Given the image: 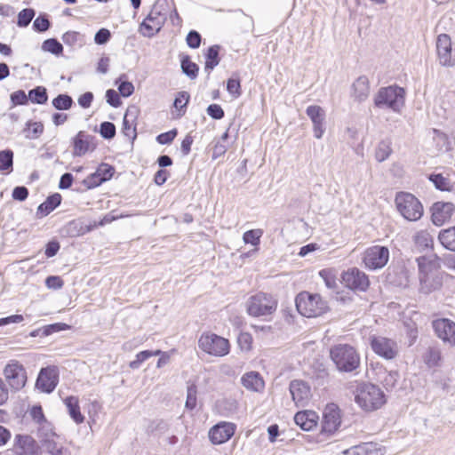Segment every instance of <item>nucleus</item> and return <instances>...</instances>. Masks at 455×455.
Here are the masks:
<instances>
[{
	"instance_id": "36",
	"label": "nucleus",
	"mask_w": 455,
	"mask_h": 455,
	"mask_svg": "<svg viewBox=\"0 0 455 455\" xmlns=\"http://www.w3.org/2000/svg\"><path fill=\"white\" fill-rule=\"evenodd\" d=\"M414 243L419 250H427L433 247L434 240L432 235L427 230H420L414 235Z\"/></svg>"
},
{
	"instance_id": "64",
	"label": "nucleus",
	"mask_w": 455,
	"mask_h": 455,
	"mask_svg": "<svg viewBox=\"0 0 455 455\" xmlns=\"http://www.w3.org/2000/svg\"><path fill=\"white\" fill-rule=\"evenodd\" d=\"M50 22L44 17H37L33 23V28L35 30L39 32H44L49 28Z\"/></svg>"
},
{
	"instance_id": "38",
	"label": "nucleus",
	"mask_w": 455,
	"mask_h": 455,
	"mask_svg": "<svg viewBox=\"0 0 455 455\" xmlns=\"http://www.w3.org/2000/svg\"><path fill=\"white\" fill-rule=\"evenodd\" d=\"M13 152L10 149L0 151V172L10 173L12 171Z\"/></svg>"
},
{
	"instance_id": "59",
	"label": "nucleus",
	"mask_w": 455,
	"mask_h": 455,
	"mask_svg": "<svg viewBox=\"0 0 455 455\" xmlns=\"http://www.w3.org/2000/svg\"><path fill=\"white\" fill-rule=\"evenodd\" d=\"M176 136H177V130L173 129L167 132L159 134L156 137V141L162 145L170 144L172 142V140L175 139Z\"/></svg>"
},
{
	"instance_id": "30",
	"label": "nucleus",
	"mask_w": 455,
	"mask_h": 455,
	"mask_svg": "<svg viewBox=\"0 0 455 455\" xmlns=\"http://www.w3.org/2000/svg\"><path fill=\"white\" fill-rule=\"evenodd\" d=\"M438 239L445 249L455 251V226L441 230Z\"/></svg>"
},
{
	"instance_id": "13",
	"label": "nucleus",
	"mask_w": 455,
	"mask_h": 455,
	"mask_svg": "<svg viewBox=\"0 0 455 455\" xmlns=\"http://www.w3.org/2000/svg\"><path fill=\"white\" fill-rule=\"evenodd\" d=\"M436 52L439 63L443 67L455 66V47L447 34H441L436 39Z\"/></svg>"
},
{
	"instance_id": "29",
	"label": "nucleus",
	"mask_w": 455,
	"mask_h": 455,
	"mask_svg": "<svg viewBox=\"0 0 455 455\" xmlns=\"http://www.w3.org/2000/svg\"><path fill=\"white\" fill-rule=\"evenodd\" d=\"M64 403L68 408L70 418L76 423L81 424L84 420V417L80 411L79 400L76 396H68L64 400Z\"/></svg>"
},
{
	"instance_id": "63",
	"label": "nucleus",
	"mask_w": 455,
	"mask_h": 455,
	"mask_svg": "<svg viewBox=\"0 0 455 455\" xmlns=\"http://www.w3.org/2000/svg\"><path fill=\"white\" fill-rule=\"evenodd\" d=\"M69 328H70V326L68 325L67 323H52V324L47 325L44 328V334L51 335L54 332L68 330Z\"/></svg>"
},
{
	"instance_id": "53",
	"label": "nucleus",
	"mask_w": 455,
	"mask_h": 455,
	"mask_svg": "<svg viewBox=\"0 0 455 455\" xmlns=\"http://www.w3.org/2000/svg\"><path fill=\"white\" fill-rule=\"evenodd\" d=\"M151 357L150 350H144L136 355V359L129 363L130 368L139 369L140 364Z\"/></svg>"
},
{
	"instance_id": "32",
	"label": "nucleus",
	"mask_w": 455,
	"mask_h": 455,
	"mask_svg": "<svg viewBox=\"0 0 455 455\" xmlns=\"http://www.w3.org/2000/svg\"><path fill=\"white\" fill-rule=\"evenodd\" d=\"M263 235V231L261 229H251L246 231L243 235V240L246 244H251L254 248L252 251L246 253V256L251 255V253H255L259 250V245L260 243V237Z\"/></svg>"
},
{
	"instance_id": "22",
	"label": "nucleus",
	"mask_w": 455,
	"mask_h": 455,
	"mask_svg": "<svg viewBox=\"0 0 455 455\" xmlns=\"http://www.w3.org/2000/svg\"><path fill=\"white\" fill-rule=\"evenodd\" d=\"M242 386L251 392L262 393L265 389V381L258 371L245 372L241 378Z\"/></svg>"
},
{
	"instance_id": "2",
	"label": "nucleus",
	"mask_w": 455,
	"mask_h": 455,
	"mask_svg": "<svg viewBox=\"0 0 455 455\" xmlns=\"http://www.w3.org/2000/svg\"><path fill=\"white\" fill-rule=\"evenodd\" d=\"M296 307L306 317H318L329 310L328 303L317 293L302 291L296 297Z\"/></svg>"
},
{
	"instance_id": "6",
	"label": "nucleus",
	"mask_w": 455,
	"mask_h": 455,
	"mask_svg": "<svg viewBox=\"0 0 455 455\" xmlns=\"http://www.w3.org/2000/svg\"><path fill=\"white\" fill-rule=\"evenodd\" d=\"M374 104L379 108H389L394 112H400L404 105V91L398 86L380 88L375 95Z\"/></svg>"
},
{
	"instance_id": "35",
	"label": "nucleus",
	"mask_w": 455,
	"mask_h": 455,
	"mask_svg": "<svg viewBox=\"0 0 455 455\" xmlns=\"http://www.w3.org/2000/svg\"><path fill=\"white\" fill-rule=\"evenodd\" d=\"M220 46L215 44L207 49L205 53V67L204 69L210 73L220 63L219 58Z\"/></svg>"
},
{
	"instance_id": "31",
	"label": "nucleus",
	"mask_w": 455,
	"mask_h": 455,
	"mask_svg": "<svg viewBox=\"0 0 455 455\" xmlns=\"http://www.w3.org/2000/svg\"><path fill=\"white\" fill-rule=\"evenodd\" d=\"M61 196L60 194H54L47 197L37 208V214L46 216L60 204Z\"/></svg>"
},
{
	"instance_id": "14",
	"label": "nucleus",
	"mask_w": 455,
	"mask_h": 455,
	"mask_svg": "<svg viewBox=\"0 0 455 455\" xmlns=\"http://www.w3.org/2000/svg\"><path fill=\"white\" fill-rule=\"evenodd\" d=\"M341 279L344 285L353 291H365L370 285L368 276L356 267L345 271Z\"/></svg>"
},
{
	"instance_id": "61",
	"label": "nucleus",
	"mask_w": 455,
	"mask_h": 455,
	"mask_svg": "<svg viewBox=\"0 0 455 455\" xmlns=\"http://www.w3.org/2000/svg\"><path fill=\"white\" fill-rule=\"evenodd\" d=\"M106 99L107 102L114 108H117L121 105L119 94L113 89H109L106 92Z\"/></svg>"
},
{
	"instance_id": "41",
	"label": "nucleus",
	"mask_w": 455,
	"mask_h": 455,
	"mask_svg": "<svg viewBox=\"0 0 455 455\" xmlns=\"http://www.w3.org/2000/svg\"><path fill=\"white\" fill-rule=\"evenodd\" d=\"M189 94L187 92H178L173 106L180 112L179 116H181L185 114V108L189 101Z\"/></svg>"
},
{
	"instance_id": "3",
	"label": "nucleus",
	"mask_w": 455,
	"mask_h": 455,
	"mask_svg": "<svg viewBox=\"0 0 455 455\" xmlns=\"http://www.w3.org/2000/svg\"><path fill=\"white\" fill-rule=\"evenodd\" d=\"M330 355L337 369L350 372L360 365V355L356 350L347 344H338L330 350Z\"/></svg>"
},
{
	"instance_id": "33",
	"label": "nucleus",
	"mask_w": 455,
	"mask_h": 455,
	"mask_svg": "<svg viewBox=\"0 0 455 455\" xmlns=\"http://www.w3.org/2000/svg\"><path fill=\"white\" fill-rule=\"evenodd\" d=\"M423 361L428 368L439 367L442 362V353L438 347H429L423 355Z\"/></svg>"
},
{
	"instance_id": "21",
	"label": "nucleus",
	"mask_w": 455,
	"mask_h": 455,
	"mask_svg": "<svg viewBox=\"0 0 455 455\" xmlns=\"http://www.w3.org/2000/svg\"><path fill=\"white\" fill-rule=\"evenodd\" d=\"M455 211V206L451 203L436 202L431 207L432 221L435 226H443L448 222Z\"/></svg>"
},
{
	"instance_id": "57",
	"label": "nucleus",
	"mask_w": 455,
	"mask_h": 455,
	"mask_svg": "<svg viewBox=\"0 0 455 455\" xmlns=\"http://www.w3.org/2000/svg\"><path fill=\"white\" fill-rule=\"evenodd\" d=\"M103 183V180H101V178L97 175V172H93L91 175H89L86 179L84 180L83 184L86 188H96Z\"/></svg>"
},
{
	"instance_id": "55",
	"label": "nucleus",
	"mask_w": 455,
	"mask_h": 455,
	"mask_svg": "<svg viewBox=\"0 0 455 455\" xmlns=\"http://www.w3.org/2000/svg\"><path fill=\"white\" fill-rule=\"evenodd\" d=\"M111 37V33L108 28H100L94 36L96 44L101 45L107 44Z\"/></svg>"
},
{
	"instance_id": "4",
	"label": "nucleus",
	"mask_w": 455,
	"mask_h": 455,
	"mask_svg": "<svg viewBox=\"0 0 455 455\" xmlns=\"http://www.w3.org/2000/svg\"><path fill=\"white\" fill-rule=\"evenodd\" d=\"M419 266V291L429 294L439 290L443 285V275L433 271L431 262L427 257L417 259Z\"/></svg>"
},
{
	"instance_id": "40",
	"label": "nucleus",
	"mask_w": 455,
	"mask_h": 455,
	"mask_svg": "<svg viewBox=\"0 0 455 455\" xmlns=\"http://www.w3.org/2000/svg\"><path fill=\"white\" fill-rule=\"evenodd\" d=\"M182 72L190 79H195L198 75V66L190 60V58L186 55L181 59Z\"/></svg>"
},
{
	"instance_id": "7",
	"label": "nucleus",
	"mask_w": 455,
	"mask_h": 455,
	"mask_svg": "<svg viewBox=\"0 0 455 455\" xmlns=\"http://www.w3.org/2000/svg\"><path fill=\"white\" fill-rule=\"evenodd\" d=\"M398 212L409 221H416L423 215V206L419 199L411 193L399 192L395 198Z\"/></svg>"
},
{
	"instance_id": "44",
	"label": "nucleus",
	"mask_w": 455,
	"mask_h": 455,
	"mask_svg": "<svg viewBox=\"0 0 455 455\" xmlns=\"http://www.w3.org/2000/svg\"><path fill=\"white\" fill-rule=\"evenodd\" d=\"M42 49L44 52H51L54 55H60L62 53L63 46L54 38L45 40L42 44Z\"/></svg>"
},
{
	"instance_id": "47",
	"label": "nucleus",
	"mask_w": 455,
	"mask_h": 455,
	"mask_svg": "<svg viewBox=\"0 0 455 455\" xmlns=\"http://www.w3.org/2000/svg\"><path fill=\"white\" fill-rule=\"evenodd\" d=\"M237 343L242 351L248 352L252 347V337L248 332H241L238 335Z\"/></svg>"
},
{
	"instance_id": "15",
	"label": "nucleus",
	"mask_w": 455,
	"mask_h": 455,
	"mask_svg": "<svg viewBox=\"0 0 455 455\" xmlns=\"http://www.w3.org/2000/svg\"><path fill=\"white\" fill-rule=\"evenodd\" d=\"M435 335L444 344L455 347V323L448 318H440L432 322Z\"/></svg>"
},
{
	"instance_id": "23",
	"label": "nucleus",
	"mask_w": 455,
	"mask_h": 455,
	"mask_svg": "<svg viewBox=\"0 0 455 455\" xmlns=\"http://www.w3.org/2000/svg\"><path fill=\"white\" fill-rule=\"evenodd\" d=\"M42 449L50 455H71V451L63 445L55 434L43 440Z\"/></svg>"
},
{
	"instance_id": "18",
	"label": "nucleus",
	"mask_w": 455,
	"mask_h": 455,
	"mask_svg": "<svg viewBox=\"0 0 455 455\" xmlns=\"http://www.w3.org/2000/svg\"><path fill=\"white\" fill-rule=\"evenodd\" d=\"M59 382V371L54 366L43 368L37 377L36 387L42 392L50 394L57 387Z\"/></svg>"
},
{
	"instance_id": "49",
	"label": "nucleus",
	"mask_w": 455,
	"mask_h": 455,
	"mask_svg": "<svg viewBox=\"0 0 455 455\" xmlns=\"http://www.w3.org/2000/svg\"><path fill=\"white\" fill-rule=\"evenodd\" d=\"M35 16V12L32 9H24L18 14L17 24L19 27H27Z\"/></svg>"
},
{
	"instance_id": "12",
	"label": "nucleus",
	"mask_w": 455,
	"mask_h": 455,
	"mask_svg": "<svg viewBox=\"0 0 455 455\" xmlns=\"http://www.w3.org/2000/svg\"><path fill=\"white\" fill-rule=\"evenodd\" d=\"M166 20V13L163 12L159 5H155L147 18L140 25V32L145 36H153L156 34Z\"/></svg>"
},
{
	"instance_id": "58",
	"label": "nucleus",
	"mask_w": 455,
	"mask_h": 455,
	"mask_svg": "<svg viewBox=\"0 0 455 455\" xmlns=\"http://www.w3.org/2000/svg\"><path fill=\"white\" fill-rule=\"evenodd\" d=\"M187 44L190 48L196 49L201 44V36L198 32L191 30L186 38Z\"/></svg>"
},
{
	"instance_id": "48",
	"label": "nucleus",
	"mask_w": 455,
	"mask_h": 455,
	"mask_svg": "<svg viewBox=\"0 0 455 455\" xmlns=\"http://www.w3.org/2000/svg\"><path fill=\"white\" fill-rule=\"evenodd\" d=\"M196 386L192 384L187 388V400L185 406L188 410H193L196 406Z\"/></svg>"
},
{
	"instance_id": "1",
	"label": "nucleus",
	"mask_w": 455,
	"mask_h": 455,
	"mask_svg": "<svg viewBox=\"0 0 455 455\" xmlns=\"http://www.w3.org/2000/svg\"><path fill=\"white\" fill-rule=\"evenodd\" d=\"M355 401L365 411H373L386 403V395L381 388L371 383H361L355 391Z\"/></svg>"
},
{
	"instance_id": "9",
	"label": "nucleus",
	"mask_w": 455,
	"mask_h": 455,
	"mask_svg": "<svg viewBox=\"0 0 455 455\" xmlns=\"http://www.w3.org/2000/svg\"><path fill=\"white\" fill-rule=\"evenodd\" d=\"M370 344L372 351L386 360H393L398 355V344L392 339L373 335L370 338Z\"/></svg>"
},
{
	"instance_id": "8",
	"label": "nucleus",
	"mask_w": 455,
	"mask_h": 455,
	"mask_svg": "<svg viewBox=\"0 0 455 455\" xmlns=\"http://www.w3.org/2000/svg\"><path fill=\"white\" fill-rule=\"evenodd\" d=\"M198 347L204 353L217 357L225 356L230 352L228 339L212 332H204L198 339Z\"/></svg>"
},
{
	"instance_id": "34",
	"label": "nucleus",
	"mask_w": 455,
	"mask_h": 455,
	"mask_svg": "<svg viewBox=\"0 0 455 455\" xmlns=\"http://www.w3.org/2000/svg\"><path fill=\"white\" fill-rule=\"evenodd\" d=\"M89 150L90 142L87 139V136L83 132H79L74 140L73 155L76 156H81Z\"/></svg>"
},
{
	"instance_id": "27",
	"label": "nucleus",
	"mask_w": 455,
	"mask_h": 455,
	"mask_svg": "<svg viewBox=\"0 0 455 455\" xmlns=\"http://www.w3.org/2000/svg\"><path fill=\"white\" fill-rule=\"evenodd\" d=\"M37 450L36 441L29 435H19L13 451L17 455H34Z\"/></svg>"
},
{
	"instance_id": "51",
	"label": "nucleus",
	"mask_w": 455,
	"mask_h": 455,
	"mask_svg": "<svg viewBox=\"0 0 455 455\" xmlns=\"http://www.w3.org/2000/svg\"><path fill=\"white\" fill-rule=\"evenodd\" d=\"M100 133L104 139H112L116 135V126L110 122H103L100 124Z\"/></svg>"
},
{
	"instance_id": "37",
	"label": "nucleus",
	"mask_w": 455,
	"mask_h": 455,
	"mask_svg": "<svg viewBox=\"0 0 455 455\" xmlns=\"http://www.w3.org/2000/svg\"><path fill=\"white\" fill-rule=\"evenodd\" d=\"M28 100L34 104H44L48 100L47 91L44 86H36L30 90L28 94Z\"/></svg>"
},
{
	"instance_id": "5",
	"label": "nucleus",
	"mask_w": 455,
	"mask_h": 455,
	"mask_svg": "<svg viewBox=\"0 0 455 455\" xmlns=\"http://www.w3.org/2000/svg\"><path fill=\"white\" fill-rule=\"evenodd\" d=\"M277 300L270 294L258 292L248 298L245 303L246 312L252 317L272 315L277 308Z\"/></svg>"
},
{
	"instance_id": "54",
	"label": "nucleus",
	"mask_w": 455,
	"mask_h": 455,
	"mask_svg": "<svg viewBox=\"0 0 455 455\" xmlns=\"http://www.w3.org/2000/svg\"><path fill=\"white\" fill-rule=\"evenodd\" d=\"M81 35L76 31H68L62 36V41L65 44L75 46L80 41Z\"/></svg>"
},
{
	"instance_id": "26",
	"label": "nucleus",
	"mask_w": 455,
	"mask_h": 455,
	"mask_svg": "<svg viewBox=\"0 0 455 455\" xmlns=\"http://www.w3.org/2000/svg\"><path fill=\"white\" fill-rule=\"evenodd\" d=\"M347 455H383L384 450L375 443H364L344 451Z\"/></svg>"
},
{
	"instance_id": "43",
	"label": "nucleus",
	"mask_w": 455,
	"mask_h": 455,
	"mask_svg": "<svg viewBox=\"0 0 455 455\" xmlns=\"http://www.w3.org/2000/svg\"><path fill=\"white\" fill-rule=\"evenodd\" d=\"M73 100L67 94H60L52 100V106L58 110H68L72 107Z\"/></svg>"
},
{
	"instance_id": "19",
	"label": "nucleus",
	"mask_w": 455,
	"mask_h": 455,
	"mask_svg": "<svg viewBox=\"0 0 455 455\" xmlns=\"http://www.w3.org/2000/svg\"><path fill=\"white\" fill-rule=\"evenodd\" d=\"M289 389L291 398L298 407H304L308 404L312 393L307 382L299 379L292 380L290 383Z\"/></svg>"
},
{
	"instance_id": "42",
	"label": "nucleus",
	"mask_w": 455,
	"mask_h": 455,
	"mask_svg": "<svg viewBox=\"0 0 455 455\" xmlns=\"http://www.w3.org/2000/svg\"><path fill=\"white\" fill-rule=\"evenodd\" d=\"M429 180L439 190L449 191L451 189V183L450 180L446 177H443L442 174H431L429 176Z\"/></svg>"
},
{
	"instance_id": "25",
	"label": "nucleus",
	"mask_w": 455,
	"mask_h": 455,
	"mask_svg": "<svg viewBox=\"0 0 455 455\" xmlns=\"http://www.w3.org/2000/svg\"><path fill=\"white\" fill-rule=\"evenodd\" d=\"M319 417L314 411H299L294 416V421L304 431H311L316 426Z\"/></svg>"
},
{
	"instance_id": "16",
	"label": "nucleus",
	"mask_w": 455,
	"mask_h": 455,
	"mask_svg": "<svg viewBox=\"0 0 455 455\" xmlns=\"http://www.w3.org/2000/svg\"><path fill=\"white\" fill-rule=\"evenodd\" d=\"M235 424L221 421L210 428L208 436L212 444H222L235 435Z\"/></svg>"
},
{
	"instance_id": "20",
	"label": "nucleus",
	"mask_w": 455,
	"mask_h": 455,
	"mask_svg": "<svg viewBox=\"0 0 455 455\" xmlns=\"http://www.w3.org/2000/svg\"><path fill=\"white\" fill-rule=\"evenodd\" d=\"M306 113L312 122L314 136L318 140L322 139L325 132L324 109L320 106L311 105L307 108Z\"/></svg>"
},
{
	"instance_id": "56",
	"label": "nucleus",
	"mask_w": 455,
	"mask_h": 455,
	"mask_svg": "<svg viewBox=\"0 0 455 455\" xmlns=\"http://www.w3.org/2000/svg\"><path fill=\"white\" fill-rule=\"evenodd\" d=\"M11 100L13 105H26L28 97L22 90H18L11 94Z\"/></svg>"
},
{
	"instance_id": "45",
	"label": "nucleus",
	"mask_w": 455,
	"mask_h": 455,
	"mask_svg": "<svg viewBox=\"0 0 455 455\" xmlns=\"http://www.w3.org/2000/svg\"><path fill=\"white\" fill-rule=\"evenodd\" d=\"M228 132H226L223 133L220 140L215 143V145L213 147V151H212V158L213 159H216V158L223 156L226 153L227 148H228L226 140H228Z\"/></svg>"
},
{
	"instance_id": "52",
	"label": "nucleus",
	"mask_w": 455,
	"mask_h": 455,
	"mask_svg": "<svg viewBox=\"0 0 455 455\" xmlns=\"http://www.w3.org/2000/svg\"><path fill=\"white\" fill-rule=\"evenodd\" d=\"M227 90L234 98L241 95V84L238 79L229 78L227 83Z\"/></svg>"
},
{
	"instance_id": "10",
	"label": "nucleus",
	"mask_w": 455,
	"mask_h": 455,
	"mask_svg": "<svg viewBox=\"0 0 455 455\" xmlns=\"http://www.w3.org/2000/svg\"><path fill=\"white\" fill-rule=\"evenodd\" d=\"M4 378L10 388L16 392L20 390L27 382L25 368L18 361H11L4 369Z\"/></svg>"
},
{
	"instance_id": "28",
	"label": "nucleus",
	"mask_w": 455,
	"mask_h": 455,
	"mask_svg": "<svg viewBox=\"0 0 455 455\" xmlns=\"http://www.w3.org/2000/svg\"><path fill=\"white\" fill-rule=\"evenodd\" d=\"M137 116L135 108H128L123 121V132L129 139L136 138V126L134 124Z\"/></svg>"
},
{
	"instance_id": "60",
	"label": "nucleus",
	"mask_w": 455,
	"mask_h": 455,
	"mask_svg": "<svg viewBox=\"0 0 455 455\" xmlns=\"http://www.w3.org/2000/svg\"><path fill=\"white\" fill-rule=\"evenodd\" d=\"M63 284L62 279L58 275H50L45 279V285L49 289L59 290Z\"/></svg>"
},
{
	"instance_id": "24",
	"label": "nucleus",
	"mask_w": 455,
	"mask_h": 455,
	"mask_svg": "<svg viewBox=\"0 0 455 455\" xmlns=\"http://www.w3.org/2000/svg\"><path fill=\"white\" fill-rule=\"evenodd\" d=\"M370 82L367 76H359L351 86V96L358 102H363L367 100L370 94Z\"/></svg>"
},
{
	"instance_id": "11",
	"label": "nucleus",
	"mask_w": 455,
	"mask_h": 455,
	"mask_svg": "<svg viewBox=\"0 0 455 455\" xmlns=\"http://www.w3.org/2000/svg\"><path fill=\"white\" fill-rule=\"evenodd\" d=\"M389 259V250L386 246L374 245L363 252L364 266L371 270L384 267Z\"/></svg>"
},
{
	"instance_id": "17",
	"label": "nucleus",
	"mask_w": 455,
	"mask_h": 455,
	"mask_svg": "<svg viewBox=\"0 0 455 455\" xmlns=\"http://www.w3.org/2000/svg\"><path fill=\"white\" fill-rule=\"evenodd\" d=\"M341 424L340 410L335 403H329L323 412L322 431L327 434L335 433Z\"/></svg>"
},
{
	"instance_id": "62",
	"label": "nucleus",
	"mask_w": 455,
	"mask_h": 455,
	"mask_svg": "<svg viewBox=\"0 0 455 455\" xmlns=\"http://www.w3.org/2000/svg\"><path fill=\"white\" fill-rule=\"evenodd\" d=\"M207 114L213 119L220 120L224 116L222 108L218 104H211L207 108Z\"/></svg>"
},
{
	"instance_id": "39",
	"label": "nucleus",
	"mask_w": 455,
	"mask_h": 455,
	"mask_svg": "<svg viewBox=\"0 0 455 455\" xmlns=\"http://www.w3.org/2000/svg\"><path fill=\"white\" fill-rule=\"evenodd\" d=\"M392 153L391 143L388 140L380 141L375 150V158L381 163L387 160Z\"/></svg>"
},
{
	"instance_id": "50",
	"label": "nucleus",
	"mask_w": 455,
	"mask_h": 455,
	"mask_svg": "<svg viewBox=\"0 0 455 455\" xmlns=\"http://www.w3.org/2000/svg\"><path fill=\"white\" fill-rule=\"evenodd\" d=\"M97 175L101 178L103 182L110 180L115 172L114 167L108 164H101L96 170Z\"/></svg>"
},
{
	"instance_id": "46",
	"label": "nucleus",
	"mask_w": 455,
	"mask_h": 455,
	"mask_svg": "<svg viewBox=\"0 0 455 455\" xmlns=\"http://www.w3.org/2000/svg\"><path fill=\"white\" fill-rule=\"evenodd\" d=\"M320 277L323 280L325 285L329 289H334L337 285V278L334 270L332 269H323L319 272Z\"/></svg>"
}]
</instances>
